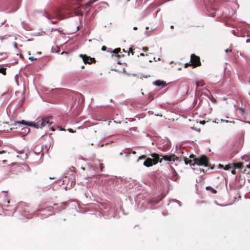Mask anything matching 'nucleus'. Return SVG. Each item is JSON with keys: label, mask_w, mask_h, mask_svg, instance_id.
Segmentation results:
<instances>
[{"label": "nucleus", "mask_w": 250, "mask_h": 250, "mask_svg": "<svg viewBox=\"0 0 250 250\" xmlns=\"http://www.w3.org/2000/svg\"><path fill=\"white\" fill-rule=\"evenodd\" d=\"M18 123L38 128H42L46 125L50 126L52 124L53 121L52 117L46 116L42 118L37 123L27 122L22 120L21 122H18Z\"/></svg>", "instance_id": "1"}, {"label": "nucleus", "mask_w": 250, "mask_h": 250, "mask_svg": "<svg viewBox=\"0 0 250 250\" xmlns=\"http://www.w3.org/2000/svg\"><path fill=\"white\" fill-rule=\"evenodd\" d=\"M184 159L186 165L190 164L191 166H194L195 164H197V165L203 166L204 167H208L209 166V160L205 155L201 156L194 160H188L186 157H184Z\"/></svg>", "instance_id": "2"}, {"label": "nucleus", "mask_w": 250, "mask_h": 250, "mask_svg": "<svg viewBox=\"0 0 250 250\" xmlns=\"http://www.w3.org/2000/svg\"><path fill=\"white\" fill-rule=\"evenodd\" d=\"M150 156L153 158H147L144 162V165L146 167H150L156 165L158 162L162 163V159H160V155L157 153H152Z\"/></svg>", "instance_id": "3"}, {"label": "nucleus", "mask_w": 250, "mask_h": 250, "mask_svg": "<svg viewBox=\"0 0 250 250\" xmlns=\"http://www.w3.org/2000/svg\"><path fill=\"white\" fill-rule=\"evenodd\" d=\"M201 65L200 62V58L199 56L194 54H192L190 56V61L189 62L186 63L185 64V67L187 68L189 66H192L193 68H195Z\"/></svg>", "instance_id": "4"}, {"label": "nucleus", "mask_w": 250, "mask_h": 250, "mask_svg": "<svg viewBox=\"0 0 250 250\" xmlns=\"http://www.w3.org/2000/svg\"><path fill=\"white\" fill-rule=\"evenodd\" d=\"M66 204V202H62L60 204H53V206L52 205H48V204H47L46 206L47 208H51L54 210L60 211L65 208Z\"/></svg>", "instance_id": "5"}, {"label": "nucleus", "mask_w": 250, "mask_h": 250, "mask_svg": "<svg viewBox=\"0 0 250 250\" xmlns=\"http://www.w3.org/2000/svg\"><path fill=\"white\" fill-rule=\"evenodd\" d=\"M80 57L82 58L85 64H91L96 62L95 58H91L90 57L87 56L86 55L80 54Z\"/></svg>", "instance_id": "6"}, {"label": "nucleus", "mask_w": 250, "mask_h": 250, "mask_svg": "<svg viewBox=\"0 0 250 250\" xmlns=\"http://www.w3.org/2000/svg\"><path fill=\"white\" fill-rule=\"evenodd\" d=\"M160 156L162 157L161 159L162 160H164L167 161H175L178 159V158L174 154H170L169 155H160Z\"/></svg>", "instance_id": "7"}, {"label": "nucleus", "mask_w": 250, "mask_h": 250, "mask_svg": "<svg viewBox=\"0 0 250 250\" xmlns=\"http://www.w3.org/2000/svg\"><path fill=\"white\" fill-rule=\"evenodd\" d=\"M155 84L158 86L164 87L167 85L165 82L161 81L160 80H157L154 83Z\"/></svg>", "instance_id": "8"}, {"label": "nucleus", "mask_w": 250, "mask_h": 250, "mask_svg": "<svg viewBox=\"0 0 250 250\" xmlns=\"http://www.w3.org/2000/svg\"><path fill=\"white\" fill-rule=\"evenodd\" d=\"M233 168H242L243 167V164L239 162L237 163H233Z\"/></svg>", "instance_id": "9"}, {"label": "nucleus", "mask_w": 250, "mask_h": 250, "mask_svg": "<svg viewBox=\"0 0 250 250\" xmlns=\"http://www.w3.org/2000/svg\"><path fill=\"white\" fill-rule=\"evenodd\" d=\"M206 189L207 190H208V191H210V192H211L212 193L215 194V193H217V191L215 189L213 188H211L210 187H209V186L207 187L206 188Z\"/></svg>", "instance_id": "10"}, {"label": "nucleus", "mask_w": 250, "mask_h": 250, "mask_svg": "<svg viewBox=\"0 0 250 250\" xmlns=\"http://www.w3.org/2000/svg\"><path fill=\"white\" fill-rule=\"evenodd\" d=\"M232 168H233V165L232 164L227 165L224 167V169L226 170H229Z\"/></svg>", "instance_id": "11"}, {"label": "nucleus", "mask_w": 250, "mask_h": 250, "mask_svg": "<svg viewBox=\"0 0 250 250\" xmlns=\"http://www.w3.org/2000/svg\"><path fill=\"white\" fill-rule=\"evenodd\" d=\"M101 208H104L105 209L108 210L110 208L109 205L106 203H102L101 204Z\"/></svg>", "instance_id": "12"}, {"label": "nucleus", "mask_w": 250, "mask_h": 250, "mask_svg": "<svg viewBox=\"0 0 250 250\" xmlns=\"http://www.w3.org/2000/svg\"><path fill=\"white\" fill-rule=\"evenodd\" d=\"M93 4V2L91 0H89L87 3H86L84 5L83 7L84 9L89 7L91 6V5Z\"/></svg>", "instance_id": "13"}, {"label": "nucleus", "mask_w": 250, "mask_h": 250, "mask_svg": "<svg viewBox=\"0 0 250 250\" xmlns=\"http://www.w3.org/2000/svg\"><path fill=\"white\" fill-rule=\"evenodd\" d=\"M6 69L5 68L1 67L0 68V73L2 74L3 75H6Z\"/></svg>", "instance_id": "14"}, {"label": "nucleus", "mask_w": 250, "mask_h": 250, "mask_svg": "<svg viewBox=\"0 0 250 250\" xmlns=\"http://www.w3.org/2000/svg\"><path fill=\"white\" fill-rule=\"evenodd\" d=\"M196 85H197V87H198V86H203L205 83H200L199 82H196Z\"/></svg>", "instance_id": "15"}, {"label": "nucleus", "mask_w": 250, "mask_h": 250, "mask_svg": "<svg viewBox=\"0 0 250 250\" xmlns=\"http://www.w3.org/2000/svg\"><path fill=\"white\" fill-rule=\"evenodd\" d=\"M121 51V49L120 48H116L114 50L113 52L115 54H118Z\"/></svg>", "instance_id": "16"}, {"label": "nucleus", "mask_w": 250, "mask_h": 250, "mask_svg": "<svg viewBox=\"0 0 250 250\" xmlns=\"http://www.w3.org/2000/svg\"><path fill=\"white\" fill-rule=\"evenodd\" d=\"M130 53H131V54L132 55H134V52H133V49L132 48H129V51L128 52V55H129Z\"/></svg>", "instance_id": "17"}, {"label": "nucleus", "mask_w": 250, "mask_h": 250, "mask_svg": "<svg viewBox=\"0 0 250 250\" xmlns=\"http://www.w3.org/2000/svg\"><path fill=\"white\" fill-rule=\"evenodd\" d=\"M146 155H142V156H141L139 157L138 160H141V159H146Z\"/></svg>", "instance_id": "18"}, {"label": "nucleus", "mask_w": 250, "mask_h": 250, "mask_svg": "<svg viewBox=\"0 0 250 250\" xmlns=\"http://www.w3.org/2000/svg\"><path fill=\"white\" fill-rule=\"evenodd\" d=\"M189 158L190 159H192L193 158V160L194 159H197V158L196 157V156L193 155V154H191L190 156H189Z\"/></svg>", "instance_id": "19"}, {"label": "nucleus", "mask_w": 250, "mask_h": 250, "mask_svg": "<svg viewBox=\"0 0 250 250\" xmlns=\"http://www.w3.org/2000/svg\"><path fill=\"white\" fill-rule=\"evenodd\" d=\"M44 15H45V16L47 19H50L51 17H50V16L49 15V14L48 13H45Z\"/></svg>", "instance_id": "20"}, {"label": "nucleus", "mask_w": 250, "mask_h": 250, "mask_svg": "<svg viewBox=\"0 0 250 250\" xmlns=\"http://www.w3.org/2000/svg\"><path fill=\"white\" fill-rule=\"evenodd\" d=\"M100 167L101 171H103V168H104V164L101 163L100 164Z\"/></svg>", "instance_id": "21"}, {"label": "nucleus", "mask_w": 250, "mask_h": 250, "mask_svg": "<svg viewBox=\"0 0 250 250\" xmlns=\"http://www.w3.org/2000/svg\"><path fill=\"white\" fill-rule=\"evenodd\" d=\"M53 30H54V31H58L59 33H62V31L60 30L59 29H53V28H52V29H51V31H53Z\"/></svg>", "instance_id": "22"}, {"label": "nucleus", "mask_w": 250, "mask_h": 250, "mask_svg": "<svg viewBox=\"0 0 250 250\" xmlns=\"http://www.w3.org/2000/svg\"><path fill=\"white\" fill-rule=\"evenodd\" d=\"M29 59L30 60H31V61H35V60H37V59H36V58H34V57H30L29 58Z\"/></svg>", "instance_id": "23"}, {"label": "nucleus", "mask_w": 250, "mask_h": 250, "mask_svg": "<svg viewBox=\"0 0 250 250\" xmlns=\"http://www.w3.org/2000/svg\"><path fill=\"white\" fill-rule=\"evenodd\" d=\"M231 173L233 175H235L236 174V171L235 170V168H233V169L231 170Z\"/></svg>", "instance_id": "24"}, {"label": "nucleus", "mask_w": 250, "mask_h": 250, "mask_svg": "<svg viewBox=\"0 0 250 250\" xmlns=\"http://www.w3.org/2000/svg\"><path fill=\"white\" fill-rule=\"evenodd\" d=\"M58 21H51V22L52 23V24H56L58 23Z\"/></svg>", "instance_id": "25"}, {"label": "nucleus", "mask_w": 250, "mask_h": 250, "mask_svg": "<svg viewBox=\"0 0 250 250\" xmlns=\"http://www.w3.org/2000/svg\"><path fill=\"white\" fill-rule=\"evenodd\" d=\"M143 50L145 51H147L148 50V48L147 47H144L143 48Z\"/></svg>", "instance_id": "26"}, {"label": "nucleus", "mask_w": 250, "mask_h": 250, "mask_svg": "<svg viewBox=\"0 0 250 250\" xmlns=\"http://www.w3.org/2000/svg\"><path fill=\"white\" fill-rule=\"evenodd\" d=\"M218 167H219V168H224V166L223 165L219 164Z\"/></svg>", "instance_id": "27"}, {"label": "nucleus", "mask_w": 250, "mask_h": 250, "mask_svg": "<svg viewBox=\"0 0 250 250\" xmlns=\"http://www.w3.org/2000/svg\"><path fill=\"white\" fill-rule=\"evenodd\" d=\"M106 47L105 46H103L102 47V50L104 51V50H106Z\"/></svg>", "instance_id": "28"}, {"label": "nucleus", "mask_w": 250, "mask_h": 250, "mask_svg": "<svg viewBox=\"0 0 250 250\" xmlns=\"http://www.w3.org/2000/svg\"><path fill=\"white\" fill-rule=\"evenodd\" d=\"M231 51V50L230 49H227L226 50V52H230Z\"/></svg>", "instance_id": "29"}, {"label": "nucleus", "mask_w": 250, "mask_h": 250, "mask_svg": "<svg viewBox=\"0 0 250 250\" xmlns=\"http://www.w3.org/2000/svg\"><path fill=\"white\" fill-rule=\"evenodd\" d=\"M91 0L92 1V2L93 3L94 2L97 1L98 0Z\"/></svg>", "instance_id": "30"}, {"label": "nucleus", "mask_w": 250, "mask_h": 250, "mask_svg": "<svg viewBox=\"0 0 250 250\" xmlns=\"http://www.w3.org/2000/svg\"><path fill=\"white\" fill-rule=\"evenodd\" d=\"M68 131H69V132H74L72 129H68Z\"/></svg>", "instance_id": "31"}, {"label": "nucleus", "mask_w": 250, "mask_h": 250, "mask_svg": "<svg viewBox=\"0 0 250 250\" xmlns=\"http://www.w3.org/2000/svg\"><path fill=\"white\" fill-rule=\"evenodd\" d=\"M140 55H141V56H145V54H144V53H141L140 54Z\"/></svg>", "instance_id": "32"}, {"label": "nucleus", "mask_w": 250, "mask_h": 250, "mask_svg": "<svg viewBox=\"0 0 250 250\" xmlns=\"http://www.w3.org/2000/svg\"><path fill=\"white\" fill-rule=\"evenodd\" d=\"M49 178H50V179H55V177H50Z\"/></svg>", "instance_id": "33"}, {"label": "nucleus", "mask_w": 250, "mask_h": 250, "mask_svg": "<svg viewBox=\"0 0 250 250\" xmlns=\"http://www.w3.org/2000/svg\"><path fill=\"white\" fill-rule=\"evenodd\" d=\"M215 16V13H213L211 14V16L214 17Z\"/></svg>", "instance_id": "34"}, {"label": "nucleus", "mask_w": 250, "mask_h": 250, "mask_svg": "<svg viewBox=\"0 0 250 250\" xmlns=\"http://www.w3.org/2000/svg\"><path fill=\"white\" fill-rule=\"evenodd\" d=\"M50 128L51 129V130H52V131H54V130H55V129H54V128H53V127H50Z\"/></svg>", "instance_id": "35"}, {"label": "nucleus", "mask_w": 250, "mask_h": 250, "mask_svg": "<svg viewBox=\"0 0 250 250\" xmlns=\"http://www.w3.org/2000/svg\"><path fill=\"white\" fill-rule=\"evenodd\" d=\"M15 47L17 48V44L16 43H15Z\"/></svg>", "instance_id": "36"}, {"label": "nucleus", "mask_w": 250, "mask_h": 250, "mask_svg": "<svg viewBox=\"0 0 250 250\" xmlns=\"http://www.w3.org/2000/svg\"><path fill=\"white\" fill-rule=\"evenodd\" d=\"M170 28H171V29H173V28H174V26H173V25H171V26H170Z\"/></svg>", "instance_id": "37"}, {"label": "nucleus", "mask_w": 250, "mask_h": 250, "mask_svg": "<svg viewBox=\"0 0 250 250\" xmlns=\"http://www.w3.org/2000/svg\"><path fill=\"white\" fill-rule=\"evenodd\" d=\"M132 153L133 154H136V151H133L132 152Z\"/></svg>", "instance_id": "38"}, {"label": "nucleus", "mask_w": 250, "mask_h": 250, "mask_svg": "<svg viewBox=\"0 0 250 250\" xmlns=\"http://www.w3.org/2000/svg\"><path fill=\"white\" fill-rule=\"evenodd\" d=\"M133 29H134V30H137V27H134L133 28Z\"/></svg>", "instance_id": "39"}, {"label": "nucleus", "mask_w": 250, "mask_h": 250, "mask_svg": "<svg viewBox=\"0 0 250 250\" xmlns=\"http://www.w3.org/2000/svg\"><path fill=\"white\" fill-rule=\"evenodd\" d=\"M81 68H82V69H83L84 68V66H83V65L82 66Z\"/></svg>", "instance_id": "40"}, {"label": "nucleus", "mask_w": 250, "mask_h": 250, "mask_svg": "<svg viewBox=\"0 0 250 250\" xmlns=\"http://www.w3.org/2000/svg\"><path fill=\"white\" fill-rule=\"evenodd\" d=\"M248 167L249 168H250V164H249V165L248 166Z\"/></svg>", "instance_id": "41"}, {"label": "nucleus", "mask_w": 250, "mask_h": 250, "mask_svg": "<svg viewBox=\"0 0 250 250\" xmlns=\"http://www.w3.org/2000/svg\"><path fill=\"white\" fill-rule=\"evenodd\" d=\"M3 152V151H0V153H2Z\"/></svg>", "instance_id": "42"}, {"label": "nucleus", "mask_w": 250, "mask_h": 250, "mask_svg": "<svg viewBox=\"0 0 250 250\" xmlns=\"http://www.w3.org/2000/svg\"><path fill=\"white\" fill-rule=\"evenodd\" d=\"M79 0V1H82V0Z\"/></svg>", "instance_id": "43"}, {"label": "nucleus", "mask_w": 250, "mask_h": 250, "mask_svg": "<svg viewBox=\"0 0 250 250\" xmlns=\"http://www.w3.org/2000/svg\"><path fill=\"white\" fill-rule=\"evenodd\" d=\"M127 1H130V0H127Z\"/></svg>", "instance_id": "44"}, {"label": "nucleus", "mask_w": 250, "mask_h": 250, "mask_svg": "<svg viewBox=\"0 0 250 250\" xmlns=\"http://www.w3.org/2000/svg\"><path fill=\"white\" fill-rule=\"evenodd\" d=\"M249 83H250V78Z\"/></svg>", "instance_id": "45"}]
</instances>
